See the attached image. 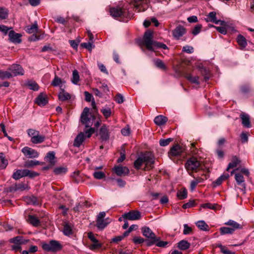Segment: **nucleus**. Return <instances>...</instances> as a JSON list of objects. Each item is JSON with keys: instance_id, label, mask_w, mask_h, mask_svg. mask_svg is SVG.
Instances as JSON below:
<instances>
[{"instance_id": "obj_29", "label": "nucleus", "mask_w": 254, "mask_h": 254, "mask_svg": "<svg viewBox=\"0 0 254 254\" xmlns=\"http://www.w3.org/2000/svg\"><path fill=\"white\" fill-rule=\"evenodd\" d=\"M240 117L242 120V124L243 125L246 127H251V123L250 121V117L249 116L245 114L244 113H243L241 114Z\"/></svg>"}, {"instance_id": "obj_49", "label": "nucleus", "mask_w": 254, "mask_h": 254, "mask_svg": "<svg viewBox=\"0 0 254 254\" xmlns=\"http://www.w3.org/2000/svg\"><path fill=\"white\" fill-rule=\"evenodd\" d=\"M199 70L200 72V73L202 75L204 76V78L205 81H207L209 79V77L208 76V71L207 69L203 66L199 67Z\"/></svg>"}, {"instance_id": "obj_47", "label": "nucleus", "mask_w": 254, "mask_h": 254, "mask_svg": "<svg viewBox=\"0 0 254 254\" xmlns=\"http://www.w3.org/2000/svg\"><path fill=\"white\" fill-rule=\"evenodd\" d=\"M79 80V75L77 70H73L71 81L73 83L76 84Z\"/></svg>"}, {"instance_id": "obj_19", "label": "nucleus", "mask_w": 254, "mask_h": 254, "mask_svg": "<svg viewBox=\"0 0 254 254\" xmlns=\"http://www.w3.org/2000/svg\"><path fill=\"white\" fill-rule=\"evenodd\" d=\"M235 178L237 182V185L239 186L238 189L241 190L246 189L244 178L243 176L240 173H237L235 175Z\"/></svg>"}, {"instance_id": "obj_1", "label": "nucleus", "mask_w": 254, "mask_h": 254, "mask_svg": "<svg viewBox=\"0 0 254 254\" xmlns=\"http://www.w3.org/2000/svg\"><path fill=\"white\" fill-rule=\"evenodd\" d=\"M42 249L46 252L56 253L63 249V246L58 241L52 240L49 242L41 243Z\"/></svg>"}, {"instance_id": "obj_43", "label": "nucleus", "mask_w": 254, "mask_h": 254, "mask_svg": "<svg viewBox=\"0 0 254 254\" xmlns=\"http://www.w3.org/2000/svg\"><path fill=\"white\" fill-rule=\"evenodd\" d=\"M29 189L27 184L22 183L15 185V190H24Z\"/></svg>"}, {"instance_id": "obj_52", "label": "nucleus", "mask_w": 254, "mask_h": 254, "mask_svg": "<svg viewBox=\"0 0 254 254\" xmlns=\"http://www.w3.org/2000/svg\"><path fill=\"white\" fill-rule=\"evenodd\" d=\"M93 175L94 178L98 180L104 179L106 177L105 173L102 171H95L94 172Z\"/></svg>"}, {"instance_id": "obj_57", "label": "nucleus", "mask_w": 254, "mask_h": 254, "mask_svg": "<svg viewBox=\"0 0 254 254\" xmlns=\"http://www.w3.org/2000/svg\"><path fill=\"white\" fill-rule=\"evenodd\" d=\"M173 140V138H168L167 139H161L159 141V144L161 146H165L168 145Z\"/></svg>"}, {"instance_id": "obj_38", "label": "nucleus", "mask_w": 254, "mask_h": 254, "mask_svg": "<svg viewBox=\"0 0 254 254\" xmlns=\"http://www.w3.org/2000/svg\"><path fill=\"white\" fill-rule=\"evenodd\" d=\"M195 224L201 230L207 231L209 230V226L203 220L198 221Z\"/></svg>"}, {"instance_id": "obj_2", "label": "nucleus", "mask_w": 254, "mask_h": 254, "mask_svg": "<svg viewBox=\"0 0 254 254\" xmlns=\"http://www.w3.org/2000/svg\"><path fill=\"white\" fill-rule=\"evenodd\" d=\"M143 235L148 239L145 240V243L147 246H151L155 244L156 242L160 239L157 237L152 231L147 227H143L141 229Z\"/></svg>"}, {"instance_id": "obj_63", "label": "nucleus", "mask_w": 254, "mask_h": 254, "mask_svg": "<svg viewBox=\"0 0 254 254\" xmlns=\"http://www.w3.org/2000/svg\"><path fill=\"white\" fill-rule=\"evenodd\" d=\"M187 191H177V196L179 199H184L187 197Z\"/></svg>"}, {"instance_id": "obj_24", "label": "nucleus", "mask_w": 254, "mask_h": 254, "mask_svg": "<svg viewBox=\"0 0 254 254\" xmlns=\"http://www.w3.org/2000/svg\"><path fill=\"white\" fill-rule=\"evenodd\" d=\"M237 42L240 46L241 49H245L247 46L246 39L242 35L239 34L237 38Z\"/></svg>"}, {"instance_id": "obj_56", "label": "nucleus", "mask_w": 254, "mask_h": 254, "mask_svg": "<svg viewBox=\"0 0 254 254\" xmlns=\"http://www.w3.org/2000/svg\"><path fill=\"white\" fill-rule=\"evenodd\" d=\"M220 248V251L223 254H235L234 252H232L228 250L225 246L220 244L217 246Z\"/></svg>"}, {"instance_id": "obj_50", "label": "nucleus", "mask_w": 254, "mask_h": 254, "mask_svg": "<svg viewBox=\"0 0 254 254\" xmlns=\"http://www.w3.org/2000/svg\"><path fill=\"white\" fill-rule=\"evenodd\" d=\"M101 112L106 119L109 118L112 114L111 109L109 107L102 109Z\"/></svg>"}, {"instance_id": "obj_26", "label": "nucleus", "mask_w": 254, "mask_h": 254, "mask_svg": "<svg viewBox=\"0 0 254 254\" xmlns=\"http://www.w3.org/2000/svg\"><path fill=\"white\" fill-rule=\"evenodd\" d=\"M225 224L226 225L230 226V228L234 229V231L238 229H241L243 228L241 224L232 220H229L227 222H225Z\"/></svg>"}, {"instance_id": "obj_15", "label": "nucleus", "mask_w": 254, "mask_h": 254, "mask_svg": "<svg viewBox=\"0 0 254 254\" xmlns=\"http://www.w3.org/2000/svg\"><path fill=\"white\" fill-rule=\"evenodd\" d=\"M35 103L39 106H44L48 103V98L46 94L41 93L35 99Z\"/></svg>"}, {"instance_id": "obj_46", "label": "nucleus", "mask_w": 254, "mask_h": 254, "mask_svg": "<svg viewBox=\"0 0 254 254\" xmlns=\"http://www.w3.org/2000/svg\"><path fill=\"white\" fill-rule=\"evenodd\" d=\"M8 15V11L7 9L0 7V19H5L7 18Z\"/></svg>"}, {"instance_id": "obj_35", "label": "nucleus", "mask_w": 254, "mask_h": 254, "mask_svg": "<svg viewBox=\"0 0 254 254\" xmlns=\"http://www.w3.org/2000/svg\"><path fill=\"white\" fill-rule=\"evenodd\" d=\"M221 26H222L220 27H216L213 25H211V27H215L219 32L224 35L226 34L227 32V31L229 30L231 28L230 26L227 24L226 23L225 25Z\"/></svg>"}, {"instance_id": "obj_4", "label": "nucleus", "mask_w": 254, "mask_h": 254, "mask_svg": "<svg viewBox=\"0 0 254 254\" xmlns=\"http://www.w3.org/2000/svg\"><path fill=\"white\" fill-rule=\"evenodd\" d=\"M200 163L195 157H191L188 159L185 164V167L189 173L196 172L200 169Z\"/></svg>"}, {"instance_id": "obj_39", "label": "nucleus", "mask_w": 254, "mask_h": 254, "mask_svg": "<svg viewBox=\"0 0 254 254\" xmlns=\"http://www.w3.org/2000/svg\"><path fill=\"white\" fill-rule=\"evenodd\" d=\"M43 163H41L39 161H36V160H28L25 162L24 167H27V168H31L33 166L39 165H42Z\"/></svg>"}, {"instance_id": "obj_51", "label": "nucleus", "mask_w": 254, "mask_h": 254, "mask_svg": "<svg viewBox=\"0 0 254 254\" xmlns=\"http://www.w3.org/2000/svg\"><path fill=\"white\" fill-rule=\"evenodd\" d=\"M23 237L22 236H17L9 240V242L14 244L21 245L22 243Z\"/></svg>"}, {"instance_id": "obj_48", "label": "nucleus", "mask_w": 254, "mask_h": 254, "mask_svg": "<svg viewBox=\"0 0 254 254\" xmlns=\"http://www.w3.org/2000/svg\"><path fill=\"white\" fill-rule=\"evenodd\" d=\"M12 77V74L9 71H3L0 70V78L4 79L5 78H10Z\"/></svg>"}, {"instance_id": "obj_36", "label": "nucleus", "mask_w": 254, "mask_h": 254, "mask_svg": "<svg viewBox=\"0 0 254 254\" xmlns=\"http://www.w3.org/2000/svg\"><path fill=\"white\" fill-rule=\"evenodd\" d=\"M67 171V168L66 166H60L54 169L53 172L56 175H63Z\"/></svg>"}, {"instance_id": "obj_9", "label": "nucleus", "mask_w": 254, "mask_h": 254, "mask_svg": "<svg viewBox=\"0 0 254 254\" xmlns=\"http://www.w3.org/2000/svg\"><path fill=\"white\" fill-rule=\"evenodd\" d=\"M123 217L124 219H127L129 220H138L141 217V214L138 211L132 210L127 213H125L123 215Z\"/></svg>"}, {"instance_id": "obj_32", "label": "nucleus", "mask_w": 254, "mask_h": 254, "mask_svg": "<svg viewBox=\"0 0 254 254\" xmlns=\"http://www.w3.org/2000/svg\"><path fill=\"white\" fill-rule=\"evenodd\" d=\"M58 97L60 100L64 101L70 99L71 96L69 93L66 92L64 89H61V91L59 93Z\"/></svg>"}, {"instance_id": "obj_37", "label": "nucleus", "mask_w": 254, "mask_h": 254, "mask_svg": "<svg viewBox=\"0 0 254 254\" xmlns=\"http://www.w3.org/2000/svg\"><path fill=\"white\" fill-rule=\"evenodd\" d=\"M8 164V160L5 158L4 154L0 152V169H4Z\"/></svg>"}, {"instance_id": "obj_30", "label": "nucleus", "mask_w": 254, "mask_h": 254, "mask_svg": "<svg viewBox=\"0 0 254 254\" xmlns=\"http://www.w3.org/2000/svg\"><path fill=\"white\" fill-rule=\"evenodd\" d=\"M45 136L43 135L40 134V132L38 135L31 138V142L34 144L41 143L44 141Z\"/></svg>"}, {"instance_id": "obj_33", "label": "nucleus", "mask_w": 254, "mask_h": 254, "mask_svg": "<svg viewBox=\"0 0 254 254\" xmlns=\"http://www.w3.org/2000/svg\"><path fill=\"white\" fill-rule=\"evenodd\" d=\"M190 243L187 241L182 240L178 243V247L182 251L187 250L190 247Z\"/></svg>"}, {"instance_id": "obj_3", "label": "nucleus", "mask_w": 254, "mask_h": 254, "mask_svg": "<svg viewBox=\"0 0 254 254\" xmlns=\"http://www.w3.org/2000/svg\"><path fill=\"white\" fill-rule=\"evenodd\" d=\"M153 33L150 30L146 31L143 35L141 43L149 51H154V45L156 41H153Z\"/></svg>"}, {"instance_id": "obj_25", "label": "nucleus", "mask_w": 254, "mask_h": 254, "mask_svg": "<svg viewBox=\"0 0 254 254\" xmlns=\"http://www.w3.org/2000/svg\"><path fill=\"white\" fill-rule=\"evenodd\" d=\"M241 163V160L236 156H234L232 157L231 162L229 163L226 171H228L231 168L236 167Z\"/></svg>"}, {"instance_id": "obj_40", "label": "nucleus", "mask_w": 254, "mask_h": 254, "mask_svg": "<svg viewBox=\"0 0 254 254\" xmlns=\"http://www.w3.org/2000/svg\"><path fill=\"white\" fill-rule=\"evenodd\" d=\"M154 64L155 66L162 70H166L167 67L164 64V62L160 59H157L154 61Z\"/></svg>"}, {"instance_id": "obj_12", "label": "nucleus", "mask_w": 254, "mask_h": 254, "mask_svg": "<svg viewBox=\"0 0 254 254\" xmlns=\"http://www.w3.org/2000/svg\"><path fill=\"white\" fill-rule=\"evenodd\" d=\"M187 32L186 29L182 25H178L173 31V37L176 39H179Z\"/></svg>"}, {"instance_id": "obj_42", "label": "nucleus", "mask_w": 254, "mask_h": 254, "mask_svg": "<svg viewBox=\"0 0 254 254\" xmlns=\"http://www.w3.org/2000/svg\"><path fill=\"white\" fill-rule=\"evenodd\" d=\"M63 233L66 236H69L72 234V228L71 226L68 224L66 223L64 226L63 228Z\"/></svg>"}, {"instance_id": "obj_23", "label": "nucleus", "mask_w": 254, "mask_h": 254, "mask_svg": "<svg viewBox=\"0 0 254 254\" xmlns=\"http://www.w3.org/2000/svg\"><path fill=\"white\" fill-rule=\"evenodd\" d=\"M167 121L168 118L162 115L157 116L154 120L155 124L159 126L164 125Z\"/></svg>"}, {"instance_id": "obj_61", "label": "nucleus", "mask_w": 254, "mask_h": 254, "mask_svg": "<svg viewBox=\"0 0 254 254\" xmlns=\"http://www.w3.org/2000/svg\"><path fill=\"white\" fill-rule=\"evenodd\" d=\"M196 205V203H195L194 200H190L188 202L185 203L182 207L184 209H187L188 208H190L193 206H194Z\"/></svg>"}, {"instance_id": "obj_22", "label": "nucleus", "mask_w": 254, "mask_h": 254, "mask_svg": "<svg viewBox=\"0 0 254 254\" xmlns=\"http://www.w3.org/2000/svg\"><path fill=\"white\" fill-rule=\"evenodd\" d=\"M184 76L191 83H195L197 85L199 84V77L198 76H193L190 73H185Z\"/></svg>"}, {"instance_id": "obj_53", "label": "nucleus", "mask_w": 254, "mask_h": 254, "mask_svg": "<svg viewBox=\"0 0 254 254\" xmlns=\"http://www.w3.org/2000/svg\"><path fill=\"white\" fill-rule=\"evenodd\" d=\"M202 28V26L201 24L196 25L191 31L192 34L194 36L197 35L201 31Z\"/></svg>"}, {"instance_id": "obj_16", "label": "nucleus", "mask_w": 254, "mask_h": 254, "mask_svg": "<svg viewBox=\"0 0 254 254\" xmlns=\"http://www.w3.org/2000/svg\"><path fill=\"white\" fill-rule=\"evenodd\" d=\"M110 15L114 17L117 18L124 15V11L123 9L120 7H113L110 8Z\"/></svg>"}, {"instance_id": "obj_27", "label": "nucleus", "mask_w": 254, "mask_h": 254, "mask_svg": "<svg viewBox=\"0 0 254 254\" xmlns=\"http://www.w3.org/2000/svg\"><path fill=\"white\" fill-rule=\"evenodd\" d=\"M27 221L29 223L34 227H38L40 224V220L34 215H28Z\"/></svg>"}, {"instance_id": "obj_20", "label": "nucleus", "mask_w": 254, "mask_h": 254, "mask_svg": "<svg viewBox=\"0 0 254 254\" xmlns=\"http://www.w3.org/2000/svg\"><path fill=\"white\" fill-rule=\"evenodd\" d=\"M112 221V220L109 217L103 219L96 220V226L100 230L104 229Z\"/></svg>"}, {"instance_id": "obj_21", "label": "nucleus", "mask_w": 254, "mask_h": 254, "mask_svg": "<svg viewBox=\"0 0 254 254\" xmlns=\"http://www.w3.org/2000/svg\"><path fill=\"white\" fill-rule=\"evenodd\" d=\"M229 177L228 173H224L219 177L215 181L213 182L212 185L213 188L220 186L223 181L226 180Z\"/></svg>"}, {"instance_id": "obj_54", "label": "nucleus", "mask_w": 254, "mask_h": 254, "mask_svg": "<svg viewBox=\"0 0 254 254\" xmlns=\"http://www.w3.org/2000/svg\"><path fill=\"white\" fill-rule=\"evenodd\" d=\"M142 158L140 156L134 162V167L136 169L140 168L141 166L143 163Z\"/></svg>"}, {"instance_id": "obj_58", "label": "nucleus", "mask_w": 254, "mask_h": 254, "mask_svg": "<svg viewBox=\"0 0 254 254\" xmlns=\"http://www.w3.org/2000/svg\"><path fill=\"white\" fill-rule=\"evenodd\" d=\"M192 232V228L189 226V225L187 224L184 225V230H183V234L184 235H189Z\"/></svg>"}, {"instance_id": "obj_14", "label": "nucleus", "mask_w": 254, "mask_h": 254, "mask_svg": "<svg viewBox=\"0 0 254 254\" xmlns=\"http://www.w3.org/2000/svg\"><path fill=\"white\" fill-rule=\"evenodd\" d=\"M216 13L215 12L212 11L209 12L207 16V18L205 19L206 21H210L216 24H220L221 25H225L226 22L225 21L216 19Z\"/></svg>"}, {"instance_id": "obj_31", "label": "nucleus", "mask_w": 254, "mask_h": 254, "mask_svg": "<svg viewBox=\"0 0 254 254\" xmlns=\"http://www.w3.org/2000/svg\"><path fill=\"white\" fill-rule=\"evenodd\" d=\"M84 140V135L83 133L81 132L79 134L77 135V136L75 137L73 145L75 147H79L80 146V145L82 144L83 141Z\"/></svg>"}, {"instance_id": "obj_62", "label": "nucleus", "mask_w": 254, "mask_h": 254, "mask_svg": "<svg viewBox=\"0 0 254 254\" xmlns=\"http://www.w3.org/2000/svg\"><path fill=\"white\" fill-rule=\"evenodd\" d=\"M62 83L61 79L58 76L56 75L54 80L52 82V85L54 86H60V84Z\"/></svg>"}, {"instance_id": "obj_44", "label": "nucleus", "mask_w": 254, "mask_h": 254, "mask_svg": "<svg viewBox=\"0 0 254 254\" xmlns=\"http://www.w3.org/2000/svg\"><path fill=\"white\" fill-rule=\"evenodd\" d=\"M38 29V25L37 23L31 25V26H28L26 28V32L29 33H34L36 32Z\"/></svg>"}, {"instance_id": "obj_17", "label": "nucleus", "mask_w": 254, "mask_h": 254, "mask_svg": "<svg viewBox=\"0 0 254 254\" xmlns=\"http://www.w3.org/2000/svg\"><path fill=\"white\" fill-rule=\"evenodd\" d=\"M99 134L102 141H106L109 138V130L106 126H102L99 130Z\"/></svg>"}, {"instance_id": "obj_13", "label": "nucleus", "mask_w": 254, "mask_h": 254, "mask_svg": "<svg viewBox=\"0 0 254 254\" xmlns=\"http://www.w3.org/2000/svg\"><path fill=\"white\" fill-rule=\"evenodd\" d=\"M113 171L118 176H125L129 172L128 168L120 165L114 166Z\"/></svg>"}, {"instance_id": "obj_45", "label": "nucleus", "mask_w": 254, "mask_h": 254, "mask_svg": "<svg viewBox=\"0 0 254 254\" xmlns=\"http://www.w3.org/2000/svg\"><path fill=\"white\" fill-rule=\"evenodd\" d=\"M27 85L30 89L34 91H37L39 88L38 84L34 81H28L27 83Z\"/></svg>"}, {"instance_id": "obj_6", "label": "nucleus", "mask_w": 254, "mask_h": 254, "mask_svg": "<svg viewBox=\"0 0 254 254\" xmlns=\"http://www.w3.org/2000/svg\"><path fill=\"white\" fill-rule=\"evenodd\" d=\"M89 108L85 107L84 108L80 116V122L82 124L84 125L86 127H89L92 126L91 122V118L89 117ZM90 116L93 120L95 119V116L90 114Z\"/></svg>"}, {"instance_id": "obj_11", "label": "nucleus", "mask_w": 254, "mask_h": 254, "mask_svg": "<svg viewBox=\"0 0 254 254\" xmlns=\"http://www.w3.org/2000/svg\"><path fill=\"white\" fill-rule=\"evenodd\" d=\"M22 152L29 158H37L39 156V153L37 151L27 146L22 149Z\"/></svg>"}, {"instance_id": "obj_64", "label": "nucleus", "mask_w": 254, "mask_h": 254, "mask_svg": "<svg viewBox=\"0 0 254 254\" xmlns=\"http://www.w3.org/2000/svg\"><path fill=\"white\" fill-rule=\"evenodd\" d=\"M115 100L119 104L123 103L124 101L123 96L120 93H118L115 97Z\"/></svg>"}, {"instance_id": "obj_28", "label": "nucleus", "mask_w": 254, "mask_h": 254, "mask_svg": "<svg viewBox=\"0 0 254 254\" xmlns=\"http://www.w3.org/2000/svg\"><path fill=\"white\" fill-rule=\"evenodd\" d=\"M24 201L28 204L38 205L39 201L37 197L32 195L24 197Z\"/></svg>"}, {"instance_id": "obj_18", "label": "nucleus", "mask_w": 254, "mask_h": 254, "mask_svg": "<svg viewBox=\"0 0 254 254\" xmlns=\"http://www.w3.org/2000/svg\"><path fill=\"white\" fill-rule=\"evenodd\" d=\"M21 34L15 33L13 30H11L8 33L9 40L14 43H20L21 42Z\"/></svg>"}, {"instance_id": "obj_34", "label": "nucleus", "mask_w": 254, "mask_h": 254, "mask_svg": "<svg viewBox=\"0 0 254 254\" xmlns=\"http://www.w3.org/2000/svg\"><path fill=\"white\" fill-rule=\"evenodd\" d=\"M46 158L47 161L49 162V164L52 165H55L56 161H55V153L53 151L49 152L46 156Z\"/></svg>"}, {"instance_id": "obj_55", "label": "nucleus", "mask_w": 254, "mask_h": 254, "mask_svg": "<svg viewBox=\"0 0 254 254\" xmlns=\"http://www.w3.org/2000/svg\"><path fill=\"white\" fill-rule=\"evenodd\" d=\"M147 195L148 196L149 199L152 200L157 199L159 198L160 193L156 192L150 191V193Z\"/></svg>"}, {"instance_id": "obj_59", "label": "nucleus", "mask_w": 254, "mask_h": 254, "mask_svg": "<svg viewBox=\"0 0 254 254\" xmlns=\"http://www.w3.org/2000/svg\"><path fill=\"white\" fill-rule=\"evenodd\" d=\"M217 204H212L210 203H204L201 205V207L203 208H209L212 210H215L216 208Z\"/></svg>"}, {"instance_id": "obj_5", "label": "nucleus", "mask_w": 254, "mask_h": 254, "mask_svg": "<svg viewBox=\"0 0 254 254\" xmlns=\"http://www.w3.org/2000/svg\"><path fill=\"white\" fill-rule=\"evenodd\" d=\"M39 175V174L37 172L28 169L17 170L13 173L12 178L17 180L24 177H29L30 178H33Z\"/></svg>"}, {"instance_id": "obj_7", "label": "nucleus", "mask_w": 254, "mask_h": 254, "mask_svg": "<svg viewBox=\"0 0 254 254\" xmlns=\"http://www.w3.org/2000/svg\"><path fill=\"white\" fill-rule=\"evenodd\" d=\"M142 160L145 163L144 170H150L153 168L155 162V157L151 152H145L140 155Z\"/></svg>"}, {"instance_id": "obj_8", "label": "nucleus", "mask_w": 254, "mask_h": 254, "mask_svg": "<svg viewBox=\"0 0 254 254\" xmlns=\"http://www.w3.org/2000/svg\"><path fill=\"white\" fill-rule=\"evenodd\" d=\"M8 70L12 74V76L17 75H23L24 73V70L22 66L18 64H13L8 67Z\"/></svg>"}, {"instance_id": "obj_41", "label": "nucleus", "mask_w": 254, "mask_h": 254, "mask_svg": "<svg viewBox=\"0 0 254 254\" xmlns=\"http://www.w3.org/2000/svg\"><path fill=\"white\" fill-rule=\"evenodd\" d=\"M220 232L221 235L232 234L234 233V229L230 227H223L220 228Z\"/></svg>"}, {"instance_id": "obj_60", "label": "nucleus", "mask_w": 254, "mask_h": 254, "mask_svg": "<svg viewBox=\"0 0 254 254\" xmlns=\"http://www.w3.org/2000/svg\"><path fill=\"white\" fill-rule=\"evenodd\" d=\"M81 46L84 48L87 49L90 52L92 51V48L93 47H94V46L93 45L92 43L91 42L81 43Z\"/></svg>"}, {"instance_id": "obj_10", "label": "nucleus", "mask_w": 254, "mask_h": 254, "mask_svg": "<svg viewBox=\"0 0 254 254\" xmlns=\"http://www.w3.org/2000/svg\"><path fill=\"white\" fill-rule=\"evenodd\" d=\"M184 148L182 146L176 144L173 146L168 153L169 156H178L180 155L184 151Z\"/></svg>"}]
</instances>
